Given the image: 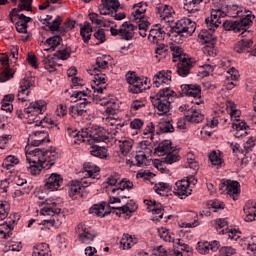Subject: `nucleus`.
<instances>
[{
  "label": "nucleus",
  "mask_w": 256,
  "mask_h": 256,
  "mask_svg": "<svg viewBox=\"0 0 256 256\" xmlns=\"http://www.w3.org/2000/svg\"><path fill=\"white\" fill-rule=\"evenodd\" d=\"M31 144L25 147L27 163H40L44 169H51L57 161V152L41 148H33Z\"/></svg>",
  "instance_id": "f257e3e1"
},
{
  "label": "nucleus",
  "mask_w": 256,
  "mask_h": 256,
  "mask_svg": "<svg viewBox=\"0 0 256 256\" xmlns=\"http://www.w3.org/2000/svg\"><path fill=\"white\" fill-rule=\"evenodd\" d=\"M46 107L47 102L44 100H37L30 103V105L24 109L28 123L35 125V127H49V125H53V120L43 115V111H45Z\"/></svg>",
  "instance_id": "f03ea898"
},
{
  "label": "nucleus",
  "mask_w": 256,
  "mask_h": 256,
  "mask_svg": "<svg viewBox=\"0 0 256 256\" xmlns=\"http://www.w3.org/2000/svg\"><path fill=\"white\" fill-rule=\"evenodd\" d=\"M33 0H20L18 8H13L9 14L11 23H15V17L18 21L15 23L16 30L18 33H27V23L31 21V17L25 16L21 11H32L33 10Z\"/></svg>",
  "instance_id": "7ed1b4c3"
},
{
  "label": "nucleus",
  "mask_w": 256,
  "mask_h": 256,
  "mask_svg": "<svg viewBox=\"0 0 256 256\" xmlns=\"http://www.w3.org/2000/svg\"><path fill=\"white\" fill-rule=\"evenodd\" d=\"M173 97H175V91L170 88H163L156 95L150 97L153 107L158 111V115H167L171 111Z\"/></svg>",
  "instance_id": "20e7f679"
},
{
  "label": "nucleus",
  "mask_w": 256,
  "mask_h": 256,
  "mask_svg": "<svg viewBox=\"0 0 256 256\" xmlns=\"http://www.w3.org/2000/svg\"><path fill=\"white\" fill-rule=\"evenodd\" d=\"M106 183L108 185L106 187V193L108 195H119L122 199H129V196L123 194V191L125 189L130 191L133 188V182L127 179L121 180L119 174H113L107 177Z\"/></svg>",
  "instance_id": "39448f33"
},
{
  "label": "nucleus",
  "mask_w": 256,
  "mask_h": 256,
  "mask_svg": "<svg viewBox=\"0 0 256 256\" xmlns=\"http://www.w3.org/2000/svg\"><path fill=\"white\" fill-rule=\"evenodd\" d=\"M40 206L42 207L40 209V214L44 217H53V219L44 220L45 223H50L54 227H59V225L63 223L65 215L61 214L59 204L51 199H46L45 201L40 202Z\"/></svg>",
  "instance_id": "423d86ee"
},
{
  "label": "nucleus",
  "mask_w": 256,
  "mask_h": 256,
  "mask_svg": "<svg viewBox=\"0 0 256 256\" xmlns=\"http://www.w3.org/2000/svg\"><path fill=\"white\" fill-rule=\"evenodd\" d=\"M195 22L189 18L178 20L171 28L172 37H174L175 43H183L187 37L195 33Z\"/></svg>",
  "instance_id": "0eeeda50"
},
{
  "label": "nucleus",
  "mask_w": 256,
  "mask_h": 256,
  "mask_svg": "<svg viewBox=\"0 0 256 256\" xmlns=\"http://www.w3.org/2000/svg\"><path fill=\"white\" fill-rule=\"evenodd\" d=\"M213 4L218 7L212 9L210 17L205 19V23L209 31L215 32V30L221 25V17H225V12L221 10L223 7V0H212Z\"/></svg>",
  "instance_id": "6e6552de"
},
{
  "label": "nucleus",
  "mask_w": 256,
  "mask_h": 256,
  "mask_svg": "<svg viewBox=\"0 0 256 256\" xmlns=\"http://www.w3.org/2000/svg\"><path fill=\"white\" fill-rule=\"evenodd\" d=\"M253 19H255V16L247 14L245 18L240 20H226L223 22V28L225 31H234V33H240L241 29H244L243 27H251L253 25Z\"/></svg>",
  "instance_id": "1a4fd4ad"
},
{
  "label": "nucleus",
  "mask_w": 256,
  "mask_h": 256,
  "mask_svg": "<svg viewBox=\"0 0 256 256\" xmlns=\"http://www.w3.org/2000/svg\"><path fill=\"white\" fill-rule=\"evenodd\" d=\"M76 234L78 235L80 243H84L85 245L93 243V241H95V237H97V232L91 228H87L84 223L77 225Z\"/></svg>",
  "instance_id": "9d476101"
},
{
  "label": "nucleus",
  "mask_w": 256,
  "mask_h": 256,
  "mask_svg": "<svg viewBox=\"0 0 256 256\" xmlns=\"http://www.w3.org/2000/svg\"><path fill=\"white\" fill-rule=\"evenodd\" d=\"M135 28V25L130 22H124L119 29H117V26L111 27L110 32L114 37L120 35L122 39L131 41L135 35Z\"/></svg>",
  "instance_id": "9b49d317"
},
{
  "label": "nucleus",
  "mask_w": 256,
  "mask_h": 256,
  "mask_svg": "<svg viewBox=\"0 0 256 256\" xmlns=\"http://www.w3.org/2000/svg\"><path fill=\"white\" fill-rule=\"evenodd\" d=\"M181 91L183 95H186L187 97L198 99V101L194 102L196 105H201V103H203V101H201V86L197 84H183L181 85Z\"/></svg>",
  "instance_id": "f8f14e48"
},
{
  "label": "nucleus",
  "mask_w": 256,
  "mask_h": 256,
  "mask_svg": "<svg viewBox=\"0 0 256 256\" xmlns=\"http://www.w3.org/2000/svg\"><path fill=\"white\" fill-rule=\"evenodd\" d=\"M155 11L160 19L166 23H171V21H173V17H175V10L172 6L167 4L156 5Z\"/></svg>",
  "instance_id": "ddd939ff"
},
{
  "label": "nucleus",
  "mask_w": 256,
  "mask_h": 256,
  "mask_svg": "<svg viewBox=\"0 0 256 256\" xmlns=\"http://www.w3.org/2000/svg\"><path fill=\"white\" fill-rule=\"evenodd\" d=\"M91 75H94V85H92V89H94V93H103L107 91V87H103L101 85H105V74L99 72L97 67H92L90 69Z\"/></svg>",
  "instance_id": "4468645a"
},
{
  "label": "nucleus",
  "mask_w": 256,
  "mask_h": 256,
  "mask_svg": "<svg viewBox=\"0 0 256 256\" xmlns=\"http://www.w3.org/2000/svg\"><path fill=\"white\" fill-rule=\"evenodd\" d=\"M191 185L190 179H182L176 182V188L174 190V195H177L181 199H185V197H189L191 195L192 190L189 188Z\"/></svg>",
  "instance_id": "2eb2a0df"
},
{
  "label": "nucleus",
  "mask_w": 256,
  "mask_h": 256,
  "mask_svg": "<svg viewBox=\"0 0 256 256\" xmlns=\"http://www.w3.org/2000/svg\"><path fill=\"white\" fill-rule=\"evenodd\" d=\"M193 58H183V60H179L176 64L177 73L180 77H187L191 73V69H193Z\"/></svg>",
  "instance_id": "dca6fc26"
},
{
  "label": "nucleus",
  "mask_w": 256,
  "mask_h": 256,
  "mask_svg": "<svg viewBox=\"0 0 256 256\" xmlns=\"http://www.w3.org/2000/svg\"><path fill=\"white\" fill-rule=\"evenodd\" d=\"M31 85L33 84H31V80H29V78H24L23 80H21L17 94L18 101H22V103H25V101H29Z\"/></svg>",
  "instance_id": "f3484780"
},
{
  "label": "nucleus",
  "mask_w": 256,
  "mask_h": 256,
  "mask_svg": "<svg viewBox=\"0 0 256 256\" xmlns=\"http://www.w3.org/2000/svg\"><path fill=\"white\" fill-rule=\"evenodd\" d=\"M63 185V177L57 173H52L45 182V189L57 191Z\"/></svg>",
  "instance_id": "a211bd4d"
},
{
  "label": "nucleus",
  "mask_w": 256,
  "mask_h": 256,
  "mask_svg": "<svg viewBox=\"0 0 256 256\" xmlns=\"http://www.w3.org/2000/svg\"><path fill=\"white\" fill-rule=\"evenodd\" d=\"M69 57H71V53H69V51H67V49H62V50H58L56 53H54V57L51 55L44 56L42 63L44 64V67H46V65L55 63L56 59H62V61H66V59H69Z\"/></svg>",
  "instance_id": "6ab92c4d"
},
{
  "label": "nucleus",
  "mask_w": 256,
  "mask_h": 256,
  "mask_svg": "<svg viewBox=\"0 0 256 256\" xmlns=\"http://www.w3.org/2000/svg\"><path fill=\"white\" fill-rule=\"evenodd\" d=\"M165 30L163 28H152L149 31L148 40L150 43H153V45H159V43H163L165 41Z\"/></svg>",
  "instance_id": "aec40b11"
},
{
  "label": "nucleus",
  "mask_w": 256,
  "mask_h": 256,
  "mask_svg": "<svg viewBox=\"0 0 256 256\" xmlns=\"http://www.w3.org/2000/svg\"><path fill=\"white\" fill-rule=\"evenodd\" d=\"M88 137L90 139V145H91V141H95L96 143H101L109 139V136H107V131H105V129L101 127L95 128L93 130H89Z\"/></svg>",
  "instance_id": "412c9836"
},
{
  "label": "nucleus",
  "mask_w": 256,
  "mask_h": 256,
  "mask_svg": "<svg viewBox=\"0 0 256 256\" xmlns=\"http://www.w3.org/2000/svg\"><path fill=\"white\" fill-rule=\"evenodd\" d=\"M171 81V71L162 70L153 77V87L159 88Z\"/></svg>",
  "instance_id": "4be33fe9"
},
{
  "label": "nucleus",
  "mask_w": 256,
  "mask_h": 256,
  "mask_svg": "<svg viewBox=\"0 0 256 256\" xmlns=\"http://www.w3.org/2000/svg\"><path fill=\"white\" fill-rule=\"evenodd\" d=\"M49 137V134L45 130H38L32 132L28 141H31L30 145L33 147H39L41 143L45 142V139Z\"/></svg>",
  "instance_id": "5701e85b"
},
{
  "label": "nucleus",
  "mask_w": 256,
  "mask_h": 256,
  "mask_svg": "<svg viewBox=\"0 0 256 256\" xmlns=\"http://www.w3.org/2000/svg\"><path fill=\"white\" fill-rule=\"evenodd\" d=\"M115 141H118L121 155H123L124 157H127V155L131 153V150L133 149V145L135 143L131 138H115Z\"/></svg>",
  "instance_id": "b1692460"
},
{
  "label": "nucleus",
  "mask_w": 256,
  "mask_h": 256,
  "mask_svg": "<svg viewBox=\"0 0 256 256\" xmlns=\"http://www.w3.org/2000/svg\"><path fill=\"white\" fill-rule=\"evenodd\" d=\"M149 89V84H147V80H144L140 78L139 80H136V82H133L129 85L128 91L129 93H143V91Z\"/></svg>",
  "instance_id": "393cba45"
},
{
  "label": "nucleus",
  "mask_w": 256,
  "mask_h": 256,
  "mask_svg": "<svg viewBox=\"0 0 256 256\" xmlns=\"http://www.w3.org/2000/svg\"><path fill=\"white\" fill-rule=\"evenodd\" d=\"M223 187H225V191L227 192V195H230V197H233V195H239L241 191V185L239 182L233 180H225L223 182Z\"/></svg>",
  "instance_id": "a878e982"
},
{
  "label": "nucleus",
  "mask_w": 256,
  "mask_h": 256,
  "mask_svg": "<svg viewBox=\"0 0 256 256\" xmlns=\"http://www.w3.org/2000/svg\"><path fill=\"white\" fill-rule=\"evenodd\" d=\"M132 12V21H138L140 19H145V13L147 11V5L143 4L142 2L134 4Z\"/></svg>",
  "instance_id": "bb28decb"
},
{
  "label": "nucleus",
  "mask_w": 256,
  "mask_h": 256,
  "mask_svg": "<svg viewBox=\"0 0 256 256\" xmlns=\"http://www.w3.org/2000/svg\"><path fill=\"white\" fill-rule=\"evenodd\" d=\"M170 50L172 51L173 62L183 61V59H189V55L183 52V48L179 45L171 44Z\"/></svg>",
  "instance_id": "cd10ccee"
},
{
  "label": "nucleus",
  "mask_w": 256,
  "mask_h": 256,
  "mask_svg": "<svg viewBox=\"0 0 256 256\" xmlns=\"http://www.w3.org/2000/svg\"><path fill=\"white\" fill-rule=\"evenodd\" d=\"M16 219L17 215L10 216L3 224V226L8 229L7 232L0 230V235H3V239H9V237H11V231H13V225H15Z\"/></svg>",
  "instance_id": "c85d7f7f"
},
{
  "label": "nucleus",
  "mask_w": 256,
  "mask_h": 256,
  "mask_svg": "<svg viewBox=\"0 0 256 256\" xmlns=\"http://www.w3.org/2000/svg\"><path fill=\"white\" fill-rule=\"evenodd\" d=\"M185 117L190 123H201L205 119V116L195 109L188 110Z\"/></svg>",
  "instance_id": "c756f323"
},
{
  "label": "nucleus",
  "mask_w": 256,
  "mask_h": 256,
  "mask_svg": "<svg viewBox=\"0 0 256 256\" xmlns=\"http://www.w3.org/2000/svg\"><path fill=\"white\" fill-rule=\"evenodd\" d=\"M213 33L214 32L211 30H201L198 38L200 39V41H202V43H210L211 47H213V42L215 41V39H217V37H215V34Z\"/></svg>",
  "instance_id": "7c9ffc66"
},
{
  "label": "nucleus",
  "mask_w": 256,
  "mask_h": 256,
  "mask_svg": "<svg viewBox=\"0 0 256 256\" xmlns=\"http://www.w3.org/2000/svg\"><path fill=\"white\" fill-rule=\"evenodd\" d=\"M253 40L251 39H242L234 47L236 53H246L247 50L252 47Z\"/></svg>",
  "instance_id": "2f4dec72"
},
{
  "label": "nucleus",
  "mask_w": 256,
  "mask_h": 256,
  "mask_svg": "<svg viewBox=\"0 0 256 256\" xmlns=\"http://www.w3.org/2000/svg\"><path fill=\"white\" fill-rule=\"evenodd\" d=\"M201 3H203V0H184V9L188 13H197Z\"/></svg>",
  "instance_id": "473e14b6"
},
{
  "label": "nucleus",
  "mask_w": 256,
  "mask_h": 256,
  "mask_svg": "<svg viewBox=\"0 0 256 256\" xmlns=\"http://www.w3.org/2000/svg\"><path fill=\"white\" fill-rule=\"evenodd\" d=\"M61 21V17L57 16L56 19H54L52 22H46V27H49L52 33H55V31H57L59 35H63V27H60Z\"/></svg>",
  "instance_id": "72a5a7b5"
},
{
  "label": "nucleus",
  "mask_w": 256,
  "mask_h": 256,
  "mask_svg": "<svg viewBox=\"0 0 256 256\" xmlns=\"http://www.w3.org/2000/svg\"><path fill=\"white\" fill-rule=\"evenodd\" d=\"M130 204H126L124 206L121 207H113L112 209H114L115 211H113V213H115V215H117L118 217H121V215H128L129 217H131V213H135V209L136 207L133 206H129Z\"/></svg>",
  "instance_id": "f704fd0d"
},
{
  "label": "nucleus",
  "mask_w": 256,
  "mask_h": 256,
  "mask_svg": "<svg viewBox=\"0 0 256 256\" xmlns=\"http://www.w3.org/2000/svg\"><path fill=\"white\" fill-rule=\"evenodd\" d=\"M90 154L99 159H107V148L93 145L90 147Z\"/></svg>",
  "instance_id": "c9c22d12"
},
{
  "label": "nucleus",
  "mask_w": 256,
  "mask_h": 256,
  "mask_svg": "<svg viewBox=\"0 0 256 256\" xmlns=\"http://www.w3.org/2000/svg\"><path fill=\"white\" fill-rule=\"evenodd\" d=\"M32 256H50L49 244L41 243V244L34 246Z\"/></svg>",
  "instance_id": "e433bc0d"
},
{
  "label": "nucleus",
  "mask_w": 256,
  "mask_h": 256,
  "mask_svg": "<svg viewBox=\"0 0 256 256\" xmlns=\"http://www.w3.org/2000/svg\"><path fill=\"white\" fill-rule=\"evenodd\" d=\"M91 33H93V27L89 22H85L84 26L80 30V35L84 41V43H89L91 40Z\"/></svg>",
  "instance_id": "4c0bfd02"
},
{
  "label": "nucleus",
  "mask_w": 256,
  "mask_h": 256,
  "mask_svg": "<svg viewBox=\"0 0 256 256\" xmlns=\"http://www.w3.org/2000/svg\"><path fill=\"white\" fill-rule=\"evenodd\" d=\"M61 41H63V39H61L59 35L48 38L45 45H49L50 48H46L44 51H55V48L61 45Z\"/></svg>",
  "instance_id": "58836bf2"
},
{
  "label": "nucleus",
  "mask_w": 256,
  "mask_h": 256,
  "mask_svg": "<svg viewBox=\"0 0 256 256\" xmlns=\"http://www.w3.org/2000/svg\"><path fill=\"white\" fill-rule=\"evenodd\" d=\"M89 213L92 215H97V217H105V215H109L110 212L105 211V203L95 204L90 208Z\"/></svg>",
  "instance_id": "ea45409f"
},
{
  "label": "nucleus",
  "mask_w": 256,
  "mask_h": 256,
  "mask_svg": "<svg viewBox=\"0 0 256 256\" xmlns=\"http://www.w3.org/2000/svg\"><path fill=\"white\" fill-rule=\"evenodd\" d=\"M156 153H161L160 155H167L173 151V147H171V141L165 140L161 142L158 147L155 149Z\"/></svg>",
  "instance_id": "a19ab883"
},
{
  "label": "nucleus",
  "mask_w": 256,
  "mask_h": 256,
  "mask_svg": "<svg viewBox=\"0 0 256 256\" xmlns=\"http://www.w3.org/2000/svg\"><path fill=\"white\" fill-rule=\"evenodd\" d=\"M172 187L170 183L160 182L158 184H155L154 191L158 195H161L162 197H165L167 191H171Z\"/></svg>",
  "instance_id": "79ce46f5"
},
{
  "label": "nucleus",
  "mask_w": 256,
  "mask_h": 256,
  "mask_svg": "<svg viewBox=\"0 0 256 256\" xmlns=\"http://www.w3.org/2000/svg\"><path fill=\"white\" fill-rule=\"evenodd\" d=\"M136 23H138L139 35L141 37H147V30L149 29V25H151L149 20L147 18H142L136 21Z\"/></svg>",
  "instance_id": "37998d69"
},
{
  "label": "nucleus",
  "mask_w": 256,
  "mask_h": 256,
  "mask_svg": "<svg viewBox=\"0 0 256 256\" xmlns=\"http://www.w3.org/2000/svg\"><path fill=\"white\" fill-rule=\"evenodd\" d=\"M138 153H142L148 157H151V154L153 153V145H151V142H140Z\"/></svg>",
  "instance_id": "c03bdc74"
},
{
  "label": "nucleus",
  "mask_w": 256,
  "mask_h": 256,
  "mask_svg": "<svg viewBox=\"0 0 256 256\" xmlns=\"http://www.w3.org/2000/svg\"><path fill=\"white\" fill-rule=\"evenodd\" d=\"M85 187L81 185L79 181H72L69 186V195L70 197H75V195H80L81 191H83Z\"/></svg>",
  "instance_id": "a18cd8bd"
},
{
  "label": "nucleus",
  "mask_w": 256,
  "mask_h": 256,
  "mask_svg": "<svg viewBox=\"0 0 256 256\" xmlns=\"http://www.w3.org/2000/svg\"><path fill=\"white\" fill-rule=\"evenodd\" d=\"M15 165H19V158L13 155L7 156L2 163V167L8 171L12 167H15Z\"/></svg>",
  "instance_id": "49530a36"
},
{
  "label": "nucleus",
  "mask_w": 256,
  "mask_h": 256,
  "mask_svg": "<svg viewBox=\"0 0 256 256\" xmlns=\"http://www.w3.org/2000/svg\"><path fill=\"white\" fill-rule=\"evenodd\" d=\"M76 139L74 140V143L79 145L80 143H89L91 145V139L89 138V132L82 131L78 132L75 135Z\"/></svg>",
  "instance_id": "de8ad7c7"
},
{
  "label": "nucleus",
  "mask_w": 256,
  "mask_h": 256,
  "mask_svg": "<svg viewBox=\"0 0 256 256\" xmlns=\"http://www.w3.org/2000/svg\"><path fill=\"white\" fill-rule=\"evenodd\" d=\"M84 171L91 179H95V173H99V167L91 162H88L84 164Z\"/></svg>",
  "instance_id": "09e8293b"
},
{
  "label": "nucleus",
  "mask_w": 256,
  "mask_h": 256,
  "mask_svg": "<svg viewBox=\"0 0 256 256\" xmlns=\"http://www.w3.org/2000/svg\"><path fill=\"white\" fill-rule=\"evenodd\" d=\"M104 122L108 127L119 129V127H125V124L119 123V118L115 116H107L104 118Z\"/></svg>",
  "instance_id": "8fccbe9b"
},
{
  "label": "nucleus",
  "mask_w": 256,
  "mask_h": 256,
  "mask_svg": "<svg viewBox=\"0 0 256 256\" xmlns=\"http://www.w3.org/2000/svg\"><path fill=\"white\" fill-rule=\"evenodd\" d=\"M160 239H163V241H166L168 243H175V238L171 233H169L168 229L161 228L158 230Z\"/></svg>",
  "instance_id": "3c124183"
},
{
  "label": "nucleus",
  "mask_w": 256,
  "mask_h": 256,
  "mask_svg": "<svg viewBox=\"0 0 256 256\" xmlns=\"http://www.w3.org/2000/svg\"><path fill=\"white\" fill-rule=\"evenodd\" d=\"M102 6L110 11H117V9L121 7V4L119 3V0H102Z\"/></svg>",
  "instance_id": "603ef678"
},
{
  "label": "nucleus",
  "mask_w": 256,
  "mask_h": 256,
  "mask_svg": "<svg viewBox=\"0 0 256 256\" xmlns=\"http://www.w3.org/2000/svg\"><path fill=\"white\" fill-rule=\"evenodd\" d=\"M110 105L106 108L105 113L108 117H115V113H117V104L113 101H104L101 105Z\"/></svg>",
  "instance_id": "864d4df0"
},
{
  "label": "nucleus",
  "mask_w": 256,
  "mask_h": 256,
  "mask_svg": "<svg viewBox=\"0 0 256 256\" xmlns=\"http://www.w3.org/2000/svg\"><path fill=\"white\" fill-rule=\"evenodd\" d=\"M149 156H146L143 153L137 152V154L134 157V165L137 167H143V165H147V158Z\"/></svg>",
  "instance_id": "5fc2aeb1"
},
{
  "label": "nucleus",
  "mask_w": 256,
  "mask_h": 256,
  "mask_svg": "<svg viewBox=\"0 0 256 256\" xmlns=\"http://www.w3.org/2000/svg\"><path fill=\"white\" fill-rule=\"evenodd\" d=\"M29 166H27V169L31 175H39L41 173V169H45L43 167V164L41 163H28Z\"/></svg>",
  "instance_id": "6e6d98bb"
},
{
  "label": "nucleus",
  "mask_w": 256,
  "mask_h": 256,
  "mask_svg": "<svg viewBox=\"0 0 256 256\" xmlns=\"http://www.w3.org/2000/svg\"><path fill=\"white\" fill-rule=\"evenodd\" d=\"M121 247L123 249H131L133 243V237H131L129 234H124L121 241H120Z\"/></svg>",
  "instance_id": "4d7b16f0"
},
{
  "label": "nucleus",
  "mask_w": 256,
  "mask_h": 256,
  "mask_svg": "<svg viewBox=\"0 0 256 256\" xmlns=\"http://www.w3.org/2000/svg\"><path fill=\"white\" fill-rule=\"evenodd\" d=\"M7 215H9V203L7 201L0 202V221L7 219Z\"/></svg>",
  "instance_id": "13d9d810"
},
{
  "label": "nucleus",
  "mask_w": 256,
  "mask_h": 256,
  "mask_svg": "<svg viewBox=\"0 0 256 256\" xmlns=\"http://www.w3.org/2000/svg\"><path fill=\"white\" fill-rule=\"evenodd\" d=\"M228 107H230V109H231V111H230L231 120L234 122L239 121L241 112L239 110L235 109V104L233 102L228 101Z\"/></svg>",
  "instance_id": "bf43d9fd"
},
{
  "label": "nucleus",
  "mask_w": 256,
  "mask_h": 256,
  "mask_svg": "<svg viewBox=\"0 0 256 256\" xmlns=\"http://www.w3.org/2000/svg\"><path fill=\"white\" fill-rule=\"evenodd\" d=\"M209 159L212 165H221L223 163V158L221 157V153H217L216 151H212L209 155Z\"/></svg>",
  "instance_id": "052dcab7"
},
{
  "label": "nucleus",
  "mask_w": 256,
  "mask_h": 256,
  "mask_svg": "<svg viewBox=\"0 0 256 256\" xmlns=\"http://www.w3.org/2000/svg\"><path fill=\"white\" fill-rule=\"evenodd\" d=\"M177 161H179V155L173 152H168L166 157L163 159V163H166L167 165H173V163H177Z\"/></svg>",
  "instance_id": "680f3d73"
},
{
  "label": "nucleus",
  "mask_w": 256,
  "mask_h": 256,
  "mask_svg": "<svg viewBox=\"0 0 256 256\" xmlns=\"http://www.w3.org/2000/svg\"><path fill=\"white\" fill-rule=\"evenodd\" d=\"M211 249V243L209 242H199L198 243V247H197V251L201 254V255H207V253H209V250Z\"/></svg>",
  "instance_id": "e2e57ef3"
},
{
  "label": "nucleus",
  "mask_w": 256,
  "mask_h": 256,
  "mask_svg": "<svg viewBox=\"0 0 256 256\" xmlns=\"http://www.w3.org/2000/svg\"><path fill=\"white\" fill-rule=\"evenodd\" d=\"M232 128L236 131H247V129H249V126H247L245 121L236 120L232 123Z\"/></svg>",
  "instance_id": "0e129e2a"
},
{
  "label": "nucleus",
  "mask_w": 256,
  "mask_h": 256,
  "mask_svg": "<svg viewBox=\"0 0 256 256\" xmlns=\"http://www.w3.org/2000/svg\"><path fill=\"white\" fill-rule=\"evenodd\" d=\"M89 19L95 25H103V27H105V22L103 21V18H101L99 14L92 12L89 14Z\"/></svg>",
  "instance_id": "69168bd1"
},
{
  "label": "nucleus",
  "mask_w": 256,
  "mask_h": 256,
  "mask_svg": "<svg viewBox=\"0 0 256 256\" xmlns=\"http://www.w3.org/2000/svg\"><path fill=\"white\" fill-rule=\"evenodd\" d=\"M125 77L129 85H132V83H135L141 79L139 76H137V72H134V71L127 72Z\"/></svg>",
  "instance_id": "338daca9"
},
{
  "label": "nucleus",
  "mask_w": 256,
  "mask_h": 256,
  "mask_svg": "<svg viewBox=\"0 0 256 256\" xmlns=\"http://www.w3.org/2000/svg\"><path fill=\"white\" fill-rule=\"evenodd\" d=\"M9 79H13V70L6 68L4 72L0 74V83H5L9 81Z\"/></svg>",
  "instance_id": "774afa93"
}]
</instances>
